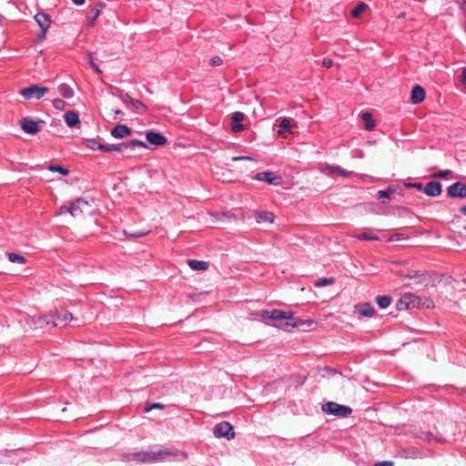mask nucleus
I'll use <instances>...</instances> for the list:
<instances>
[{
    "mask_svg": "<svg viewBox=\"0 0 466 466\" xmlns=\"http://www.w3.org/2000/svg\"><path fill=\"white\" fill-rule=\"evenodd\" d=\"M177 455L171 450L164 449L153 451H138L133 453H127L122 456L124 461H137L143 463H154L164 461L175 458Z\"/></svg>",
    "mask_w": 466,
    "mask_h": 466,
    "instance_id": "nucleus-1",
    "label": "nucleus"
},
{
    "mask_svg": "<svg viewBox=\"0 0 466 466\" xmlns=\"http://www.w3.org/2000/svg\"><path fill=\"white\" fill-rule=\"evenodd\" d=\"M85 145L92 150H101L104 152H112V151L122 152L126 149L133 150L137 147H147V145L145 142H143L141 140H137V139H132L128 142L121 143L118 145H106V144H101L95 139H87L85 142Z\"/></svg>",
    "mask_w": 466,
    "mask_h": 466,
    "instance_id": "nucleus-2",
    "label": "nucleus"
},
{
    "mask_svg": "<svg viewBox=\"0 0 466 466\" xmlns=\"http://www.w3.org/2000/svg\"><path fill=\"white\" fill-rule=\"evenodd\" d=\"M293 316L294 314L292 311L272 309L270 319L273 321L272 325L274 327L283 330H290Z\"/></svg>",
    "mask_w": 466,
    "mask_h": 466,
    "instance_id": "nucleus-3",
    "label": "nucleus"
},
{
    "mask_svg": "<svg viewBox=\"0 0 466 466\" xmlns=\"http://www.w3.org/2000/svg\"><path fill=\"white\" fill-rule=\"evenodd\" d=\"M322 410L326 414L334 415L339 418H347L352 413V410L350 407L341 405L333 401H329L323 404Z\"/></svg>",
    "mask_w": 466,
    "mask_h": 466,
    "instance_id": "nucleus-4",
    "label": "nucleus"
},
{
    "mask_svg": "<svg viewBox=\"0 0 466 466\" xmlns=\"http://www.w3.org/2000/svg\"><path fill=\"white\" fill-rule=\"evenodd\" d=\"M421 299L413 293H406L398 300L397 309L406 310L411 308L420 307Z\"/></svg>",
    "mask_w": 466,
    "mask_h": 466,
    "instance_id": "nucleus-5",
    "label": "nucleus"
},
{
    "mask_svg": "<svg viewBox=\"0 0 466 466\" xmlns=\"http://www.w3.org/2000/svg\"><path fill=\"white\" fill-rule=\"evenodd\" d=\"M48 92V88L45 86H39L36 85L30 86L25 88H22L19 93L25 99H31L35 97L36 99H41L46 93Z\"/></svg>",
    "mask_w": 466,
    "mask_h": 466,
    "instance_id": "nucleus-6",
    "label": "nucleus"
},
{
    "mask_svg": "<svg viewBox=\"0 0 466 466\" xmlns=\"http://www.w3.org/2000/svg\"><path fill=\"white\" fill-rule=\"evenodd\" d=\"M213 433L217 438H227L230 440L234 438L235 433L233 431V427L230 423L227 421L220 422L214 427Z\"/></svg>",
    "mask_w": 466,
    "mask_h": 466,
    "instance_id": "nucleus-7",
    "label": "nucleus"
},
{
    "mask_svg": "<svg viewBox=\"0 0 466 466\" xmlns=\"http://www.w3.org/2000/svg\"><path fill=\"white\" fill-rule=\"evenodd\" d=\"M70 214L73 217H79L83 213L89 211L90 205L84 198H77L76 201L72 202L70 205Z\"/></svg>",
    "mask_w": 466,
    "mask_h": 466,
    "instance_id": "nucleus-8",
    "label": "nucleus"
},
{
    "mask_svg": "<svg viewBox=\"0 0 466 466\" xmlns=\"http://www.w3.org/2000/svg\"><path fill=\"white\" fill-rule=\"evenodd\" d=\"M255 179L275 186L282 183V177L272 171L259 172L255 176Z\"/></svg>",
    "mask_w": 466,
    "mask_h": 466,
    "instance_id": "nucleus-9",
    "label": "nucleus"
},
{
    "mask_svg": "<svg viewBox=\"0 0 466 466\" xmlns=\"http://www.w3.org/2000/svg\"><path fill=\"white\" fill-rule=\"evenodd\" d=\"M34 18H35V22L37 23L38 26L41 28V31H42L41 38H45L46 34L51 25L50 15L44 12H39L35 15Z\"/></svg>",
    "mask_w": 466,
    "mask_h": 466,
    "instance_id": "nucleus-10",
    "label": "nucleus"
},
{
    "mask_svg": "<svg viewBox=\"0 0 466 466\" xmlns=\"http://www.w3.org/2000/svg\"><path fill=\"white\" fill-rule=\"evenodd\" d=\"M320 170L323 173L327 174L328 176H333L335 174H338V175H339L341 177H350L351 175V172L347 171V170L341 168L339 166H331V165L327 164V163L321 165Z\"/></svg>",
    "mask_w": 466,
    "mask_h": 466,
    "instance_id": "nucleus-11",
    "label": "nucleus"
},
{
    "mask_svg": "<svg viewBox=\"0 0 466 466\" xmlns=\"http://www.w3.org/2000/svg\"><path fill=\"white\" fill-rule=\"evenodd\" d=\"M21 127L24 132L35 135L39 132V122L33 120L30 117H25L21 120Z\"/></svg>",
    "mask_w": 466,
    "mask_h": 466,
    "instance_id": "nucleus-12",
    "label": "nucleus"
},
{
    "mask_svg": "<svg viewBox=\"0 0 466 466\" xmlns=\"http://www.w3.org/2000/svg\"><path fill=\"white\" fill-rule=\"evenodd\" d=\"M447 192L451 198H465L466 186L461 182H456L448 187Z\"/></svg>",
    "mask_w": 466,
    "mask_h": 466,
    "instance_id": "nucleus-13",
    "label": "nucleus"
},
{
    "mask_svg": "<svg viewBox=\"0 0 466 466\" xmlns=\"http://www.w3.org/2000/svg\"><path fill=\"white\" fill-rule=\"evenodd\" d=\"M146 138L150 144H152L156 147L164 146L167 143L166 137H164L160 133H157V132H153V131L147 132Z\"/></svg>",
    "mask_w": 466,
    "mask_h": 466,
    "instance_id": "nucleus-14",
    "label": "nucleus"
},
{
    "mask_svg": "<svg viewBox=\"0 0 466 466\" xmlns=\"http://www.w3.org/2000/svg\"><path fill=\"white\" fill-rule=\"evenodd\" d=\"M55 318V315L48 314L45 316H39L36 319H35L34 323L37 328H44L49 324L52 325V327L58 326V323L56 322L53 319Z\"/></svg>",
    "mask_w": 466,
    "mask_h": 466,
    "instance_id": "nucleus-15",
    "label": "nucleus"
},
{
    "mask_svg": "<svg viewBox=\"0 0 466 466\" xmlns=\"http://www.w3.org/2000/svg\"><path fill=\"white\" fill-rule=\"evenodd\" d=\"M423 191L426 195L431 197L440 196L441 193V185L440 182L431 181L423 187Z\"/></svg>",
    "mask_w": 466,
    "mask_h": 466,
    "instance_id": "nucleus-16",
    "label": "nucleus"
},
{
    "mask_svg": "<svg viewBox=\"0 0 466 466\" xmlns=\"http://www.w3.org/2000/svg\"><path fill=\"white\" fill-rule=\"evenodd\" d=\"M131 134V129L126 125H117L111 130V135L116 138H124Z\"/></svg>",
    "mask_w": 466,
    "mask_h": 466,
    "instance_id": "nucleus-17",
    "label": "nucleus"
},
{
    "mask_svg": "<svg viewBox=\"0 0 466 466\" xmlns=\"http://www.w3.org/2000/svg\"><path fill=\"white\" fill-rule=\"evenodd\" d=\"M425 99V91L420 86H415L410 94V100L413 104H420Z\"/></svg>",
    "mask_w": 466,
    "mask_h": 466,
    "instance_id": "nucleus-18",
    "label": "nucleus"
},
{
    "mask_svg": "<svg viewBox=\"0 0 466 466\" xmlns=\"http://www.w3.org/2000/svg\"><path fill=\"white\" fill-rule=\"evenodd\" d=\"M355 311L364 317H371L374 313V309L370 303H362L355 306Z\"/></svg>",
    "mask_w": 466,
    "mask_h": 466,
    "instance_id": "nucleus-19",
    "label": "nucleus"
},
{
    "mask_svg": "<svg viewBox=\"0 0 466 466\" xmlns=\"http://www.w3.org/2000/svg\"><path fill=\"white\" fill-rule=\"evenodd\" d=\"M291 120L288 117L280 119L279 129L278 131L279 136L286 137V134L291 133Z\"/></svg>",
    "mask_w": 466,
    "mask_h": 466,
    "instance_id": "nucleus-20",
    "label": "nucleus"
},
{
    "mask_svg": "<svg viewBox=\"0 0 466 466\" xmlns=\"http://www.w3.org/2000/svg\"><path fill=\"white\" fill-rule=\"evenodd\" d=\"M65 122L69 127H74L79 124V116L76 111H68L64 116Z\"/></svg>",
    "mask_w": 466,
    "mask_h": 466,
    "instance_id": "nucleus-21",
    "label": "nucleus"
},
{
    "mask_svg": "<svg viewBox=\"0 0 466 466\" xmlns=\"http://www.w3.org/2000/svg\"><path fill=\"white\" fill-rule=\"evenodd\" d=\"M315 325L314 320L312 319H294L291 322V329L294 328H306V329H312V327Z\"/></svg>",
    "mask_w": 466,
    "mask_h": 466,
    "instance_id": "nucleus-22",
    "label": "nucleus"
},
{
    "mask_svg": "<svg viewBox=\"0 0 466 466\" xmlns=\"http://www.w3.org/2000/svg\"><path fill=\"white\" fill-rule=\"evenodd\" d=\"M275 216L272 212L268 211H258L256 213V221L258 223L269 222L273 223Z\"/></svg>",
    "mask_w": 466,
    "mask_h": 466,
    "instance_id": "nucleus-23",
    "label": "nucleus"
},
{
    "mask_svg": "<svg viewBox=\"0 0 466 466\" xmlns=\"http://www.w3.org/2000/svg\"><path fill=\"white\" fill-rule=\"evenodd\" d=\"M57 89H58L59 94L64 98H71L75 95L73 88L68 84H66V83L60 84L58 86Z\"/></svg>",
    "mask_w": 466,
    "mask_h": 466,
    "instance_id": "nucleus-24",
    "label": "nucleus"
},
{
    "mask_svg": "<svg viewBox=\"0 0 466 466\" xmlns=\"http://www.w3.org/2000/svg\"><path fill=\"white\" fill-rule=\"evenodd\" d=\"M361 120L364 123V127L366 130L371 131L375 128V122L372 118V115L369 112H364L361 114Z\"/></svg>",
    "mask_w": 466,
    "mask_h": 466,
    "instance_id": "nucleus-25",
    "label": "nucleus"
},
{
    "mask_svg": "<svg viewBox=\"0 0 466 466\" xmlns=\"http://www.w3.org/2000/svg\"><path fill=\"white\" fill-rule=\"evenodd\" d=\"M187 265L193 270H207L208 268V263L202 260L189 259Z\"/></svg>",
    "mask_w": 466,
    "mask_h": 466,
    "instance_id": "nucleus-26",
    "label": "nucleus"
},
{
    "mask_svg": "<svg viewBox=\"0 0 466 466\" xmlns=\"http://www.w3.org/2000/svg\"><path fill=\"white\" fill-rule=\"evenodd\" d=\"M56 321L59 324L66 325L69 321L73 319V315L71 312L65 311L64 313H56Z\"/></svg>",
    "mask_w": 466,
    "mask_h": 466,
    "instance_id": "nucleus-27",
    "label": "nucleus"
},
{
    "mask_svg": "<svg viewBox=\"0 0 466 466\" xmlns=\"http://www.w3.org/2000/svg\"><path fill=\"white\" fill-rule=\"evenodd\" d=\"M103 4L101 3H98L96 4L94 8L92 9V13H93V16L89 18V21H88V25L90 26H94L95 25V21L96 19L101 14V11L103 9Z\"/></svg>",
    "mask_w": 466,
    "mask_h": 466,
    "instance_id": "nucleus-28",
    "label": "nucleus"
},
{
    "mask_svg": "<svg viewBox=\"0 0 466 466\" xmlns=\"http://www.w3.org/2000/svg\"><path fill=\"white\" fill-rule=\"evenodd\" d=\"M378 306L381 309L388 308L391 303V298L390 296H378L376 298Z\"/></svg>",
    "mask_w": 466,
    "mask_h": 466,
    "instance_id": "nucleus-29",
    "label": "nucleus"
},
{
    "mask_svg": "<svg viewBox=\"0 0 466 466\" xmlns=\"http://www.w3.org/2000/svg\"><path fill=\"white\" fill-rule=\"evenodd\" d=\"M368 8V5L364 3L359 4L352 11L351 16L354 18H359L362 13Z\"/></svg>",
    "mask_w": 466,
    "mask_h": 466,
    "instance_id": "nucleus-30",
    "label": "nucleus"
},
{
    "mask_svg": "<svg viewBox=\"0 0 466 466\" xmlns=\"http://www.w3.org/2000/svg\"><path fill=\"white\" fill-rule=\"evenodd\" d=\"M7 256L9 261H11L12 263L25 264L26 262L25 258L20 254L8 253Z\"/></svg>",
    "mask_w": 466,
    "mask_h": 466,
    "instance_id": "nucleus-31",
    "label": "nucleus"
},
{
    "mask_svg": "<svg viewBox=\"0 0 466 466\" xmlns=\"http://www.w3.org/2000/svg\"><path fill=\"white\" fill-rule=\"evenodd\" d=\"M354 237L360 240H378L379 239L378 236L375 234H372L371 232H364L361 234L355 235Z\"/></svg>",
    "mask_w": 466,
    "mask_h": 466,
    "instance_id": "nucleus-32",
    "label": "nucleus"
},
{
    "mask_svg": "<svg viewBox=\"0 0 466 466\" xmlns=\"http://www.w3.org/2000/svg\"><path fill=\"white\" fill-rule=\"evenodd\" d=\"M334 282V279L332 278H322L319 279L315 281L314 286L315 287H324L329 284H332Z\"/></svg>",
    "mask_w": 466,
    "mask_h": 466,
    "instance_id": "nucleus-33",
    "label": "nucleus"
},
{
    "mask_svg": "<svg viewBox=\"0 0 466 466\" xmlns=\"http://www.w3.org/2000/svg\"><path fill=\"white\" fill-rule=\"evenodd\" d=\"M52 104H53V106L56 109V110H63L65 109L66 106V103L65 102V100L63 99H60V98H55L52 100Z\"/></svg>",
    "mask_w": 466,
    "mask_h": 466,
    "instance_id": "nucleus-34",
    "label": "nucleus"
},
{
    "mask_svg": "<svg viewBox=\"0 0 466 466\" xmlns=\"http://www.w3.org/2000/svg\"><path fill=\"white\" fill-rule=\"evenodd\" d=\"M48 169L53 172H59L60 174L66 176L68 174V170L62 166L58 165H51L49 166Z\"/></svg>",
    "mask_w": 466,
    "mask_h": 466,
    "instance_id": "nucleus-35",
    "label": "nucleus"
},
{
    "mask_svg": "<svg viewBox=\"0 0 466 466\" xmlns=\"http://www.w3.org/2000/svg\"><path fill=\"white\" fill-rule=\"evenodd\" d=\"M420 307H423V308H426V309H433L435 307V305H434V302H433L432 299L425 298L423 299H421V302H420Z\"/></svg>",
    "mask_w": 466,
    "mask_h": 466,
    "instance_id": "nucleus-36",
    "label": "nucleus"
},
{
    "mask_svg": "<svg viewBox=\"0 0 466 466\" xmlns=\"http://www.w3.org/2000/svg\"><path fill=\"white\" fill-rule=\"evenodd\" d=\"M450 175H451V170H441V171H439L438 173H434L432 175V177H434V178H446Z\"/></svg>",
    "mask_w": 466,
    "mask_h": 466,
    "instance_id": "nucleus-37",
    "label": "nucleus"
},
{
    "mask_svg": "<svg viewBox=\"0 0 466 466\" xmlns=\"http://www.w3.org/2000/svg\"><path fill=\"white\" fill-rule=\"evenodd\" d=\"M231 119L233 123H239L244 119V114L241 112H234Z\"/></svg>",
    "mask_w": 466,
    "mask_h": 466,
    "instance_id": "nucleus-38",
    "label": "nucleus"
},
{
    "mask_svg": "<svg viewBox=\"0 0 466 466\" xmlns=\"http://www.w3.org/2000/svg\"><path fill=\"white\" fill-rule=\"evenodd\" d=\"M154 409L163 410L164 405L162 403H152L151 405H148L145 408V411L149 412Z\"/></svg>",
    "mask_w": 466,
    "mask_h": 466,
    "instance_id": "nucleus-39",
    "label": "nucleus"
},
{
    "mask_svg": "<svg viewBox=\"0 0 466 466\" xmlns=\"http://www.w3.org/2000/svg\"><path fill=\"white\" fill-rule=\"evenodd\" d=\"M131 106L137 110L146 109V106L141 101L137 99L131 100Z\"/></svg>",
    "mask_w": 466,
    "mask_h": 466,
    "instance_id": "nucleus-40",
    "label": "nucleus"
},
{
    "mask_svg": "<svg viewBox=\"0 0 466 466\" xmlns=\"http://www.w3.org/2000/svg\"><path fill=\"white\" fill-rule=\"evenodd\" d=\"M87 56H88V59H89V64L94 68V70L96 72L99 73V74L102 73V71L99 69V67L93 61V55H92V53H88Z\"/></svg>",
    "mask_w": 466,
    "mask_h": 466,
    "instance_id": "nucleus-41",
    "label": "nucleus"
},
{
    "mask_svg": "<svg viewBox=\"0 0 466 466\" xmlns=\"http://www.w3.org/2000/svg\"><path fill=\"white\" fill-rule=\"evenodd\" d=\"M272 310H261L258 313V316L261 317L264 319H270V315Z\"/></svg>",
    "mask_w": 466,
    "mask_h": 466,
    "instance_id": "nucleus-42",
    "label": "nucleus"
},
{
    "mask_svg": "<svg viewBox=\"0 0 466 466\" xmlns=\"http://www.w3.org/2000/svg\"><path fill=\"white\" fill-rule=\"evenodd\" d=\"M231 128L235 133H238L243 131L245 129V127L240 123H233Z\"/></svg>",
    "mask_w": 466,
    "mask_h": 466,
    "instance_id": "nucleus-43",
    "label": "nucleus"
},
{
    "mask_svg": "<svg viewBox=\"0 0 466 466\" xmlns=\"http://www.w3.org/2000/svg\"><path fill=\"white\" fill-rule=\"evenodd\" d=\"M390 189L388 190H380L377 194L378 198H390Z\"/></svg>",
    "mask_w": 466,
    "mask_h": 466,
    "instance_id": "nucleus-44",
    "label": "nucleus"
},
{
    "mask_svg": "<svg viewBox=\"0 0 466 466\" xmlns=\"http://www.w3.org/2000/svg\"><path fill=\"white\" fill-rule=\"evenodd\" d=\"M223 60L220 56H214L210 60V64L214 66L222 65Z\"/></svg>",
    "mask_w": 466,
    "mask_h": 466,
    "instance_id": "nucleus-45",
    "label": "nucleus"
},
{
    "mask_svg": "<svg viewBox=\"0 0 466 466\" xmlns=\"http://www.w3.org/2000/svg\"><path fill=\"white\" fill-rule=\"evenodd\" d=\"M131 100H135L132 98L128 94H126L122 96V101L125 105L129 106L131 105Z\"/></svg>",
    "mask_w": 466,
    "mask_h": 466,
    "instance_id": "nucleus-46",
    "label": "nucleus"
},
{
    "mask_svg": "<svg viewBox=\"0 0 466 466\" xmlns=\"http://www.w3.org/2000/svg\"><path fill=\"white\" fill-rule=\"evenodd\" d=\"M66 212L70 213V206L64 205V206L60 207V208H59L58 212L56 213V215H62V214H65Z\"/></svg>",
    "mask_w": 466,
    "mask_h": 466,
    "instance_id": "nucleus-47",
    "label": "nucleus"
},
{
    "mask_svg": "<svg viewBox=\"0 0 466 466\" xmlns=\"http://www.w3.org/2000/svg\"><path fill=\"white\" fill-rule=\"evenodd\" d=\"M322 66L327 67V68L331 67L333 66L332 59L328 58V57L324 58L323 61H322Z\"/></svg>",
    "mask_w": 466,
    "mask_h": 466,
    "instance_id": "nucleus-48",
    "label": "nucleus"
},
{
    "mask_svg": "<svg viewBox=\"0 0 466 466\" xmlns=\"http://www.w3.org/2000/svg\"><path fill=\"white\" fill-rule=\"evenodd\" d=\"M408 187L417 188L419 190H423L422 185L420 183H410L407 185Z\"/></svg>",
    "mask_w": 466,
    "mask_h": 466,
    "instance_id": "nucleus-49",
    "label": "nucleus"
},
{
    "mask_svg": "<svg viewBox=\"0 0 466 466\" xmlns=\"http://www.w3.org/2000/svg\"><path fill=\"white\" fill-rule=\"evenodd\" d=\"M233 161H238V160H252L250 157L241 156V157H232Z\"/></svg>",
    "mask_w": 466,
    "mask_h": 466,
    "instance_id": "nucleus-50",
    "label": "nucleus"
},
{
    "mask_svg": "<svg viewBox=\"0 0 466 466\" xmlns=\"http://www.w3.org/2000/svg\"><path fill=\"white\" fill-rule=\"evenodd\" d=\"M374 466H393V462L392 461H381V462L376 463Z\"/></svg>",
    "mask_w": 466,
    "mask_h": 466,
    "instance_id": "nucleus-51",
    "label": "nucleus"
},
{
    "mask_svg": "<svg viewBox=\"0 0 466 466\" xmlns=\"http://www.w3.org/2000/svg\"><path fill=\"white\" fill-rule=\"evenodd\" d=\"M461 83L466 86V67L462 68Z\"/></svg>",
    "mask_w": 466,
    "mask_h": 466,
    "instance_id": "nucleus-52",
    "label": "nucleus"
},
{
    "mask_svg": "<svg viewBox=\"0 0 466 466\" xmlns=\"http://www.w3.org/2000/svg\"><path fill=\"white\" fill-rule=\"evenodd\" d=\"M461 8L463 12H466V0H461Z\"/></svg>",
    "mask_w": 466,
    "mask_h": 466,
    "instance_id": "nucleus-53",
    "label": "nucleus"
},
{
    "mask_svg": "<svg viewBox=\"0 0 466 466\" xmlns=\"http://www.w3.org/2000/svg\"><path fill=\"white\" fill-rule=\"evenodd\" d=\"M74 4L76 5H82L85 3V0H72Z\"/></svg>",
    "mask_w": 466,
    "mask_h": 466,
    "instance_id": "nucleus-54",
    "label": "nucleus"
},
{
    "mask_svg": "<svg viewBox=\"0 0 466 466\" xmlns=\"http://www.w3.org/2000/svg\"><path fill=\"white\" fill-rule=\"evenodd\" d=\"M462 212L466 214V207L462 208Z\"/></svg>",
    "mask_w": 466,
    "mask_h": 466,
    "instance_id": "nucleus-55",
    "label": "nucleus"
},
{
    "mask_svg": "<svg viewBox=\"0 0 466 466\" xmlns=\"http://www.w3.org/2000/svg\"><path fill=\"white\" fill-rule=\"evenodd\" d=\"M115 113H116V115H118V114H121V111H120V110H116Z\"/></svg>",
    "mask_w": 466,
    "mask_h": 466,
    "instance_id": "nucleus-56",
    "label": "nucleus"
}]
</instances>
